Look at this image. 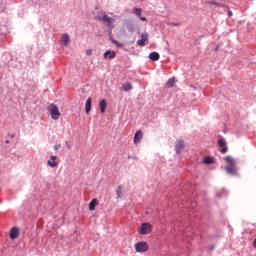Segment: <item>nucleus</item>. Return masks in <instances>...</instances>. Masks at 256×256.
Segmentation results:
<instances>
[{"instance_id": "ddd939ff", "label": "nucleus", "mask_w": 256, "mask_h": 256, "mask_svg": "<svg viewBox=\"0 0 256 256\" xmlns=\"http://www.w3.org/2000/svg\"><path fill=\"white\" fill-rule=\"evenodd\" d=\"M93 100L91 97L87 98L86 104H85V111L87 114L91 113V106H92Z\"/></svg>"}, {"instance_id": "423d86ee", "label": "nucleus", "mask_w": 256, "mask_h": 256, "mask_svg": "<svg viewBox=\"0 0 256 256\" xmlns=\"http://www.w3.org/2000/svg\"><path fill=\"white\" fill-rule=\"evenodd\" d=\"M218 145L222 147V149L220 150L222 154H225L228 151L227 142L225 141V138H220L218 140Z\"/></svg>"}, {"instance_id": "aec40b11", "label": "nucleus", "mask_w": 256, "mask_h": 256, "mask_svg": "<svg viewBox=\"0 0 256 256\" xmlns=\"http://www.w3.org/2000/svg\"><path fill=\"white\" fill-rule=\"evenodd\" d=\"M122 89L127 93L128 91H131V89H133V84H131V82H126L122 85Z\"/></svg>"}, {"instance_id": "cd10ccee", "label": "nucleus", "mask_w": 256, "mask_h": 256, "mask_svg": "<svg viewBox=\"0 0 256 256\" xmlns=\"http://www.w3.org/2000/svg\"><path fill=\"white\" fill-rule=\"evenodd\" d=\"M86 55H88V57H91V55H93V50L92 49L86 50Z\"/></svg>"}, {"instance_id": "2f4dec72", "label": "nucleus", "mask_w": 256, "mask_h": 256, "mask_svg": "<svg viewBox=\"0 0 256 256\" xmlns=\"http://www.w3.org/2000/svg\"><path fill=\"white\" fill-rule=\"evenodd\" d=\"M228 17H233V12L231 10L228 11Z\"/></svg>"}, {"instance_id": "4be33fe9", "label": "nucleus", "mask_w": 256, "mask_h": 256, "mask_svg": "<svg viewBox=\"0 0 256 256\" xmlns=\"http://www.w3.org/2000/svg\"><path fill=\"white\" fill-rule=\"evenodd\" d=\"M116 195L118 198L123 197V188L121 186H118L116 189Z\"/></svg>"}, {"instance_id": "393cba45", "label": "nucleus", "mask_w": 256, "mask_h": 256, "mask_svg": "<svg viewBox=\"0 0 256 256\" xmlns=\"http://www.w3.org/2000/svg\"><path fill=\"white\" fill-rule=\"evenodd\" d=\"M208 5H215V7H221V4H219L217 1L215 0H211L208 1Z\"/></svg>"}, {"instance_id": "4468645a", "label": "nucleus", "mask_w": 256, "mask_h": 256, "mask_svg": "<svg viewBox=\"0 0 256 256\" xmlns=\"http://www.w3.org/2000/svg\"><path fill=\"white\" fill-rule=\"evenodd\" d=\"M125 27L129 33H134L135 31V24L131 21L126 22Z\"/></svg>"}, {"instance_id": "20e7f679", "label": "nucleus", "mask_w": 256, "mask_h": 256, "mask_svg": "<svg viewBox=\"0 0 256 256\" xmlns=\"http://www.w3.org/2000/svg\"><path fill=\"white\" fill-rule=\"evenodd\" d=\"M100 13L103 16H96L95 17L96 21H103L104 23H106L107 27H111V21H113V18L107 16L105 14V11H101Z\"/></svg>"}, {"instance_id": "0eeeda50", "label": "nucleus", "mask_w": 256, "mask_h": 256, "mask_svg": "<svg viewBox=\"0 0 256 256\" xmlns=\"http://www.w3.org/2000/svg\"><path fill=\"white\" fill-rule=\"evenodd\" d=\"M225 169L228 175H237V167H235V164L228 165L225 167Z\"/></svg>"}, {"instance_id": "c9c22d12", "label": "nucleus", "mask_w": 256, "mask_h": 256, "mask_svg": "<svg viewBox=\"0 0 256 256\" xmlns=\"http://www.w3.org/2000/svg\"><path fill=\"white\" fill-rule=\"evenodd\" d=\"M211 250L213 249V246L210 248Z\"/></svg>"}, {"instance_id": "c756f323", "label": "nucleus", "mask_w": 256, "mask_h": 256, "mask_svg": "<svg viewBox=\"0 0 256 256\" xmlns=\"http://www.w3.org/2000/svg\"><path fill=\"white\" fill-rule=\"evenodd\" d=\"M59 147H61V144H57L54 146V151H58L59 150Z\"/></svg>"}, {"instance_id": "7ed1b4c3", "label": "nucleus", "mask_w": 256, "mask_h": 256, "mask_svg": "<svg viewBox=\"0 0 256 256\" xmlns=\"http://www.w3.org/2000/svg\"><path fill=\"white\" fill-rule=\"evenodd\" d=\"M135 251L136 253H146V251H149V244L145 241L138 242L135 244Z\"/></svg>"}, {"instance_id": "dca6fc26", "label": "nucleus", "mask_w": 256, "mask_h": 256, "mask_svg": "<svg viewBox=\"0 0 256 256\" xmlns=\"http://www.w3.org/2000/svg\"><path fill=\"white\" fill-rule=\"evenodd\" d=\"M143 138V132L141 130L136 131L134 135V143L137 144Z\"/></svg>"}, {"instance_id": "f3484780", "label": "nucleus", "mask_w": 256, "mask_h": 256, "mask_svg": "<svg viewBox=\"0 0 256 256\" xmlns=\"http://www.w3.org/2000/svg\"><path fill=\"white\" fill-rule=\"evenodd\" d=\"M97 205H99V201L97 200V198L92 199L89 203L90 211H95V207H97Z\"/></svg>"}, {"instance_id": "a211bd4d", "label": "nucleus", "mask_w": 256, "mask_h": 256, "mask_svg": "<svg viewBox=\"0 0 256 256\" xmlns=\"http://www.w3.org/2000/svg\"><path fill=\"white\" fill-rule=\"evenodd\" d=\"M160 57H161V55H159V52H151L149 54V59L151 61H159Z\"/></svg>"}, {"instance_id": "c85d7f7f", "label": "nucleus", "mask_w": 256, "mask_h": 256, "mask_svg": "<svg viewBox=\"0 0 256 256\" xmlns=\"http://www.w3.org/2000/svg\"><path fill=\"white\" fill-rule=\"evenodd\" d=\"M65 145H66L67 149H71V142L66 141V142H65Z\"/></svg>"}, {"instance_id": "473e14b6", "label": "nucleus", "mask_w": 256, "mask_h": 256, "mask_svg": "<svg viewBox=\"0 0 256 256\" xmlns=\"http://www.w3.org/2000/svg\"><path fill=\"white\" fill-rule=\"evenodd\" d=\"M172 25H173L174 27H179V24H177V23H172Z\"/></svg>"}, {"instance_id": "f8f14e48", "label": "nucleus", "mask_w": 256, "mask_h": 256, "mask_svg": "<svg viewBox=\"0 0 256 256\" xmlns=\"http://www.w3.org/2000/svg\"><path fill=\"white\" fill-rule=\"evenodd\" d=\"M117 57V53L115 51L107 50L104 53V59H115Z\"/></svg>"}, {"instance_id": "2eb2a0df", "label": "nucleus", "mask_w": 256, "mask_h": 256, "mask_svg": "<svg viewBox=\"0 0 256 256\" xmlns=\"http://www.w3.org/2000/svg\"><path fill=\"white\" fill-rule=\"evenodd\" d=\"M99 107H100V113H105V111L107 109V100L102 99L99 103Z\"/></svg>"}, {"instance_id": "9b49d317", "label": "nucleus", "mask_w": 256, "mask_h": 256, "mask_svg": "<svg viewBox=\"0 0 256 256\" xmlns=\"http://www.w3.org/2000/svg\"><path fill=\"white\" fill-rule=\"evenodd\" d=\"M56 160H57V156H51L50 160L47 161V166L52 167V169L57 167V161Z\"/></svg>"}, {"instance_id": "6ab92c4d", "label": "nucleus", "mask_w": 256, "mask_h": 256, "mask_svg": "<svg viewBox=\"0 0 256 256\" xmlns=\"http://www.w3.org/2000/svg\"><path fill=\"white\" fill-rule=\"evenodd\" d=\"M203 163H204V165H213V163H215V158H213L211 156H206L203 159Z\"/></svg>"}, {"instance_id": "6e6552de", "label": "nucleus", "mask_w": 256, "mask_h": 256, "mask_svg": "<svg viewBox=\"0 0 256 256\" xmlns=\"http://www.w3.org/2000/svg\"><path fill=\"white\" fill-rule=\"evenodd\" d=\"M185 147V142L183 140H178L175 145V151L177 154L181 153L183 151V148Z\"/></svg>"}, {"instance_id": "b1692460", "label": "nucleus", "mask_w": 256, "mask_h": 256, "mask_svg": "<svg viewBox=\"0 0 256 256\" xmlns=\"http://www.w3.org/2000/svg\"><path fill=\"white\" fill-rule=\"evenodd\" d=\"M141 8H134L133 13L137 15V17H141Z\"/></svg>"}, {"instance_id": "f03ea898", "label": "nucleus", "mask_w": 256, "mask_h": 256, "mask_svg": "<svg viewBox=\"0 0 256 256\" xmlns=\"http://www.w3.org/2000/svg\"><path fill=\"white\" fill-rule=\"evenodd\" d=\"M153 230V226L150 223H142L138 233L139 235H149V233H151V231Z\"/></svg>"}, {"instance_id": "1a4fd4ad", "label": "nucleus", "mask_w": 256, "mask_h": 256, "mask_svg": "<svg viewBox=\"0 0 256 256\" xmlns=\"http://www.w3.org/2000/svg\"><path fill=\"white\" fill-rule=\"evenodd\" d=\"M17 237H19V228L13 227L10 230V239L15 240Z\"/></svg>"}, {"instance_id": "a878e982", "label": "nucleus", "mask_w": 256, "mask_h": 256, "mask_svg": "<svg viewBox=\"0 0 256 256\" xmlns=\"http://www.w3.org/2000/svg\"><path fill=\"white\" fill-rule=\"evenodd\" d=\"M223 195H227V190L223 189L221 194H217V197H223Z\"/></svg>"}, {"instance_id": "39448f33", "label": "nucleus", "mask_w": 256, "mask_h": 256, "mask_svg": "<svg viewBox=\"0 0 256 256\" xmlns=\"http://www.w3.org/2000/svg\"><path fill=\"white\" fill-rule=\"evenodd\" d=\"M149 41V34L147 32L142 33L141 39L137 40V45L139 47H145V43Z\"/></svg>"}, {"instance_id": "f704fd0d", "label": "nucleus", "mask_w": 256, "mask_h": 256, "mask_svg": "<svg viewBox=\"0 0 256 256\" xmlns=\"http://www.w3.org/2000/svg\"><path fill=\"white\" fill-rule=\"evenodd\" d=\"M6 143H9V140H7Z\"/></svg>"}, {"instance_id": "5701e85b", "label": "nucleus", "mask_w": 256, "mask_h": 256, "mask_svg": "<svg viewBox=\"0 0 256 256\" xmlns=\"http://www.w3.org/2000/svg\"><path fill=\"white\" fill-rule=\"evenodd\" d=\"M175 85V78H170L168 79V81L166 82V86L167 87H173Z\"/></svg>"}, {"instance_id": "9d476101", "label": "nucleus", "mask_w": 256, "mask_h": 256, "mask_svg": "<svg viewBox=\"0 0 256 256\" xmlns=\"http://www.w3.org/2000/svg\"><path fill=\"white\" fill-rule=\"evenodd\" d=\"M69 41H70L69 34L67 33L63 34L60 42L61 45L63 47H67V45H69Z\"/></svg>"}, {"instance_id": "bb28decb", "label": "nucleus", "mask_w": 256, "mask_h": 256, "mask_svg": "<svg viewBox=\"0 0 256 256\" xmlns=\"http://www.w3.org/2000/svg\"><path fill=\"white\" fill-rule=\"evenodd\" d=\"M112 43H113L114 45H117V47H122V46H123V45L120 44L119 41H117V40H112Z\"/></svg>"}, {"instance_id": "412c9836", "label": "nucleus", "mask_w": 256, "mask_h": 256, "mask_svg": "<svg viewBox=\"0 0 256 256\" xmlns=\"http://www.w3.org/2000/svg\"><path fill=\"white\" fill-rule=\"evenodd\" d=\"M224 160L228 163V165H235V160L231 156H226Z\"/></svg>"}, {"instance_id": "7c9ffc66", "label": "nucleus", "mask_w": 256, "mask_h": 256, "mask_svg": "<svg viewBox=\"0 0 256 256\" xmlns=\"http://www.w3.org/2000/svg\"><path fill=\"white\" fill-rule=\"evenodd\" d=\"M140 21H147V18L145 16H140Z\"/></svg>"}, {"instance_id": "72a5a7b5", "label": "nucleus", "mask_w": 256, "mask_h": 256, "mask_svg": "<svg viewBox=\"0 0 256 256\" xmlns=\"http://www.w3.org/2000/svg\"><path fill=\"white\" fill-rule=\"evenodd\" d=\"M13 137H15V134H12V135H11V138H12V139H13Z\"/></svg>"}, {"instance_id": "f257e3e1", "label": "nucleus", "mask_w": 256, "mask_h": 256, "mask_svg": "<svg viewBox=\"0 0 256 256\" xmlns=\"http://www.w3.org/2000/svg\"><path fill=\"white\" fill-rule=\"evenodd\" d=\"M49 111L53 121H58L59 117H61V112H59V107H57V105L51 104L49 106Z\"/></svg>"}]
</instances>
